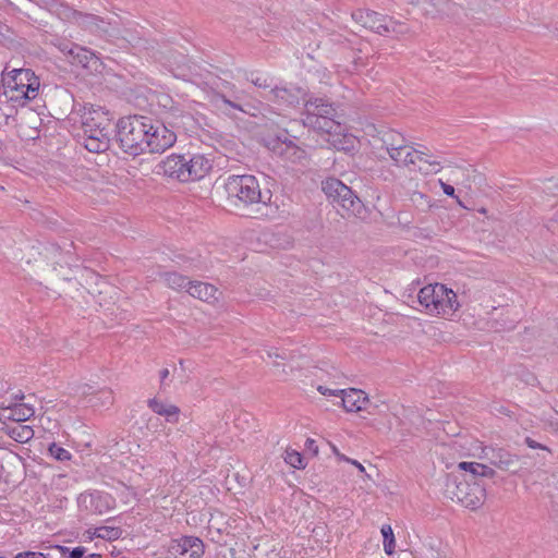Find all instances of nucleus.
<instances>
[{
    "mask_svg": "<svg viewBox=\"0 0 558 558\" xmlns=\"http://www.w3.org/2000/svg\"><path fill=\"white\" fill-rule=\"evenodd\" d=\"M266 148L284 161L299 162L305 158V150L295 142H265Z\"/></svg>",
    "mask_w": 558,
    "mask_h": 558,
    "instance_id": "obj_13",
    "label": "nucleus"
},
{
    "mask_svg": "<svg viewBox=\"0 0 558 558\" xmlns=\"http://www.w3.org/2000/svg\"><path fill=\"white\" fill-rule=\"evenodd\" d=\"M524 442L531 449H541V450H546V451L550 452V449L547 446L537 442L536 440H534L531 437H525Z\"/></svg>",
    "mask_w": 558,
    "mask_h": 558,
    "instance_id": "obj_39",
    "label": "nucleus"
},
{
    "mask_svg": "<svg viewBox=\"0 0 558 558\" xmlns=\"http://www.w3.org/2000/svg\"><path fill=\"white\" fill-rule=\"evenodd\" d=\"M387 153L391 157L392 160L396 161L397 165H403V166H417L418 170H422V166L418 165L420 162L424 161L426 163H429L432 166L437 165L439 166V162H429L425 159V154L421 150L415 149L413 146L408 144H400L398 146L393 145V143H390L386 147Z\"/></svg>",
    "mask_w": 558,
    "mask_h": 558,
    "instance_id": "obj_10",
    "label": "nucleus"
},
{
    "mask_svg": "<svg viewBox=\"0 0 558 558\" xmlns=\"http://www.w3.org/2000/svg\"><path fill=\"white\" fill-rule=\"evenodd\" d=\"M194 536H183L179 539H173L170 545V553L174 556H189V548Z\"/></svg>",
    "mask_w": 558,
    "mask_h": 558,
    "instance_id": "obj_23",
    "label": "nucleus"
},
{
    "mask_svg": "<svg viewBox=\"0 0 558 558\" xmlns=\"http://www.w3.org/2000/svg\"><path fill=\"white\" fill-rule=\"evenodd\" d=\"M381 534L384 537V550L387 555H392L396 548V541L392 527L389 524L381 526Z\"/></svg>",
    "mask_w": 558,
    "mask_h": 558,
    "instance_id": "obj_26",
    "label": "nucleus"
},
{
    "mask_svg": "<svg viewBox=\"0 0 558 558\" xmlns=\"http://www.w3.org/2000/svg\"><path fill=\"white\" fill-rule=\"evenodd\" d=\"M344 142L342 141H339V142H336V144L333 145L337 149H344V150H348L349 147H344L342 146L341 144H343Z\"/></svg>",
    "mask_w": 558,
    "mask_h": 558,
    "instance_id": "obj_51",
    "label": "nucleus"
},
{
    "mask_svg": "<svg viewBox=\"0 0 558 558\" xmlns=\"http://www.w3.org/2000/svg\"><path fill=\"white\" fill-rule=\"evenodd\" d=\"M484 457L488 462L507 472H517L519 457L502 448L488 447L484 449Z\"/></svg>",
    "mask_w": 558,
    "mask_h": 558,
    "instance_id": "obj_12",
    "label": "nucleus"
},
{
    "mask_svg": "<svg viewBox=\"0 0 558 558\" xmlns=\"http://www.w3.org/2000/svg\"><path fill=\"white\" fill-rule=\"evenodd\" d=\"M204 543L201 538L195 537L192 539L191 547L189 548V556L186 558H201L204 555Z\"/></svg>",
    "mask_w": 558,
    "mask_h": 558,
    "instance_id": "obj_31",
    "label": "nucleus"
},
{
    "mask_svg": "<svg viewBox=\"0 0 558 558\" xmlns=\"http://www.w3.org/2000/svg\"><path fill=\"white\" fill-rule=\"evenodd\" d=\"M548 426L556 433H558V418L549 420Z\"/></svg>",
    "mask_w": 558,
    "mask_h": 558,
    "instance_id": "obj_49",
    "label": "nucleus"
},
{
    "mask_svg": "<svg viewBox=\"0 0 558 558\" xmlns=\"http://www.w3.org/2000/svg\"><path fill=\"white\" fill-rule=\"evenodd\" d=\"M59 49L63 53L75 54L81 63H83L85 60H87V53L89 52L88 50H86L82 47H78L76 45H73L71 43L61 44L59 46Z\"/></svg>",
    "mask_w": 558,
    "mask_h": 558,
    "instance_id": "obj_27",
    "label": "nucleus"
},
{
    "mask_svg": "<svg viewBox=\"0 0 558 558\" xmlns=\"http://www.w3.org/2000/svg\"><path fill=\"white\" fill-rule=\"evenodd\" d=\"M252 83L255 85V86H258V87H262V88H267L269 87L270 85L267 83V78H264V77H260V76H257L255 78H252L251 80Z\"/></svg>",
    "mask_w": 558,
    "mask_h": 558,
    "instance_id": "obj_43",
    "label": "nucleus"
},
{
    "mask_svg": "<svg viewBox=\"0 0 558 558\" xmlns=\"http://www.w3.org/2000/svg\"><path fill=\"white\" fill-rule=\"evenodd\" d=\"M440 185L446 195L454 196V187L452 185H449L442 181H440Z\"/></svg>",
    "mask_w": 558,
    "mask_h": 558,
    "instance_id": "obj_46",
    "label": "nucleus"
},
{
    "mask_svg": "<svg viewBox=\"0 0 558 558\" xmlns=\"http://www.w3.org/2000/svg\"><path fill=\"white\" fill-rule=\"evenodd\" d=\"M123 531L119 526H99L96 527L93 535L106 541H116L121 537Z\"/></svg>",
    "mask_w": 558,
    "mask_h": 558,
    "instance_id": "obj_24",
    "label": "nucleus"
},
{
    "mask_svg": "<svg viewBox=\"0 0 558 558\" xmlns=\"http://www.w3.org/2000/svg\"><path fill=\"white\" fill-rule=\"evenodd\" d=\"M274 366H280V363L277 361V359L274 361Z\"/></svg>",
    "mask_w": 558,
    "mask_h": 558,
    "instance_id": "obj_56",
    "label": "nucleus"
},
{
    "mask_svg": "<svg viewBox=\"0 0 558 558\" xmlns=\"http://www.w3.org/2000/svg\"><path fill=\"white\" fill-rule=\"evenodd\" d=\"M322 190L332 204L340 206L348 215L359 216L364 209L363 203L351 187L337 178L330 177L324 180Z\"/></svg>",
    "mask_w": 558,
    "mask_h": 558,
    "instance_id": "obj_7",
    "label": "nucleus"
},
{
    "mask_svg": "<svg viewBox=\"0 0 558 558\" xmlns=\"http://www.w3.org/2000/svg\"><path fill=\"white\" fill-rule=\"evenodd\" d=\"M445 495L463 507L475 510L484 504L486 490L482 484L471 482L464 475L460 477L449 474L446 478Z\"/></svg>",
    "mask_w": 558,
    "mask_h": 558,
    "instance_id": "obj_5",
    "label": "nucleus"
},
{
    "mask_svg": "<svg viewBox=\"0 0 558 558\" xmlns=\"http://www.w3.org/2000/svg\"><path fill=\"white\" fill-rule=\"evenodd\" d=\"M86 553V549L82 546L73 548L71 551H69L70 558H84Z\"/></svg>",
    "mask_w": 558,
    "mask_h": 558,
    "instance_id": "obj_42",
    "label": "nucleus"
},
{
    "mask_svg": "<svg viewBox=\"0 0 558 558\" xmlns=\"http://www.w3.org/2000/svg\"><path fill=\"white\" fill-rule=\"evenodd\" d=\"M89 558H101V555L99 554H92Z\"/></svg>",
    "mask_w": 558,
    "mask_h": 558,
    "instance_id": "obj_53",
    "label": "nucleus"
},
{
    "mask_svg": "<svg viewBox=\"0 0 558 558\" xmlns=\"http://www.w3.org/2000/svg\"><path fill=\"white\" fill-rule=\"evenodd\" d=\"M4 95L9 101L24 104L35 99L39 90V78L29 69H14L2 77Z\"/></svg>",
    "mask_w": 558,
    "mask_h": 558,
    "instance_id": "obj_4",
    "label": "nucleus"
},
{
    "mask_svg": "<svg viewBox=\"0 0 558 558\" xmlns=\"http://www.w3.org/2000/svg\"><path fill=\"white\" fill-rule=\"evenodd\" d=\"M59 248H60V247H59L58 245H54V244H52V245H51V250H52V251H59Z\"/></svg>",
    "mask_w": 558,
    "mask_h": 558,
    "instance_id": "obj_55",
    "label": "nucleus"
},
{
    "mask_svg": "<svg viewBox=\"0 0 558 558\" xmlns=\"http://www.w3.org/2000/svg\"><path fill=\"white\" fill-rule=\"evenodd\" d=\"M35 411L32 407H27L25 404H17L11 411V418L17 424L24 422L34 415Z\"/></svg>",
    "mask_w": 558,
    "mask_h": 558,
    "instance_id": "obj_25",
    "label": "nucleus"
},
{
    "mask_svg": "<svg viewBox=\"0 0 558 558\" xmlns=\"http://www.w3.org/2000/svg\"><path fill=\"white\" fill-rule=\"evenodd\" d=\"M305 446L308 450L313 451L314 454L318 453V446L316 445V441L312 438H307L305 441Z\"/></svg>",
    "mask_w": 558,
    "mask_h": 558,
    "instance_id": "obj_45",
    "label": "nucleus"
},
{
    "mask_svg": "<svg viewBox=\"0 0 558 558\" xmlns=\"http://www.w3.org/2000/svg\"><path fill=\"white\" fill-rule=\"evenodd\" d=\"M341 402L345 411L359 412L366 409V404L369 402L367 395L355 388L341 389Z\"/></svg>",
    "mask_w": 558,
    "mask_h": 558,
    "instance_id": "obj_15",
    "label": "nucleus"
},
{
    "mask_svg": "<svg viewBox=\"0 0 558 558\" xmlns=\"http://www.w3.org/2000/svg\"><path fill=\"white\" fill-rule=\"evenodd\" d=\"M267 356L269 359H280V360H287L288 355L286 353H279L277 350H269L267 351Z\"/></svg>",
    "mask_w": 558,
    "mask_h": 558,
    "instance_id": "obj_44",
    "label": "nucleus"
},
{
    "mask_svg": "<svg viewBox=\"0 0 558 558\" xmlns=\"http://www.w3.org/2000/svg\"><path fill=\"white\" fill-rule=\"evenodd\" d=\"M417 299L430 315L450 316L460 307L457 293L442 283L423 287L418 291Z\"/></svg>",
    "mask_w": 558,
    "mask_h": 558,
    "instance_id": "obj_3",
    "label": "nucleus"
},
{
    "mask_svg": "<svg viewBox=\"0 0 558 558\" xmlns=\"http://www.w3.org/2000/svg\"><path fill=\"white\" fill-rule=\"evenodd\" d=\"M169 369L168 368H162L160 372H159V376H160V383H161V387L163 386V383L166 380V378L169 376Z\"/></svg>",
    "mask_w": 558,
    "mask_h": 558,
    "instance_id": "obj_48",
    "label": "nucleus"
},
{
    "mask_svg": "<svg viewBox=\"0 0 558 558\" xmlns=\"http://www.w3.org/2000/svg\"><path fill=\"white\" fill-rule=\"evenodd\" d=\"M58 549L61 551L62 555H65V554H69V551H71L68 547L65 546H58Z\"/></svg>",
    "mask_w": 558,
    "mask_h": 558,
    "instance_id": "obj_52",
    "label": "nucleus"
},
{
    "mask_svg": "<svg viewBox=\"0 0 558 558\" xmlns=\"http://www.w3.org/2000/svg\"><path fill=\"white\" fill-rule=\"evenodd\" d=\"M332 452L335 453V456L340 460V461H345V462H349L351 461L350 458L345 457L344 454H342L338 448L336 446H332Z\"/></svg>",
    "mask_w": 558,
    "mask_h": 558,
    "instance_id": "obj_47",
    "label": "nucleus"
},
{
    "mask_svg": "<svg viewBox=\"0 0 558 558\" xmlns=\"http://www.w3.org/2000/svg\"><path fill=\"white\" fill-rule=\"evenodd\" d=\"M0 190H3V187L0 185Z\"/></svg>",
    "mask_w": 558,
    "mask_h": 558,
    "instance_id": "obj_57",
    "label": "nucleus"
},
{
    "mask_svg": "<svg viewBox=\"0 0 558 558\" xmlns=\"http://www.w3.org/2000/svg\"><path fill=\"white\" fill-rule=\"evenodd\" d=\"M410 201L421 211H427L432 207L430 199L422 192H413Z\"/></svg>",
    "mask_w": 558,
    "mask_h": 558,
    "instance_id": "obj_29",
    "label": "nucleus"
},
{
    "mask_svg": "<svg viewBox=\"0 0 558 558\" xmlns=\"http://www.w3.org/2000/svg\"><path fill=\"white\" fill-rule=\"evenodd\" d=\"M78 17L82 19V24H84L87 27L96 26L97 28L101 31H106L104 27L99 25V23H104L102 20H100L98 16L94 14H83V13H75Z\"/></svg>",
    "mask_w": 558,
    "mask_h": 558,
    "instance_id": "obj_33",
    "label": "nucleus"
},
{
    "mask_svg": "<svg viewBox=\"0 0 558 558\" xmlns=\"http://www.w3.org/2000/svg\"><path fill=\"white\" fill-rule=\"evenodd\" d=\"M336 118L337 111L332 104L315 98L305 102V118L302 123L305 128L331 135L340 129V122Z\"/></svg>",
    "mask_w": 558,
    "mask_h": 558,
    "instance_id": "obj_6",
    "label": "nucleus"
},
{
    "mask_svg": "<svg viewBox=\"0 0 558 558\" xmlns=\"http://www.w3.org/2000/svg\"><path fill=\"white\" fill-rule=\"evenodd\" d=\"M289 125H290V129L289 128L283 129L284 134H277L275 140H277V141L289 140L288 137H291L292 140H298V136L292 134V132L294 131L295 126H300V122L296 120H293V121L289 122Z\"/></svg>",
    "mask_w": 558,
    "mask_h": 558,
    "instance_id": "obj_35",
    "label": "nucleus"
},
{
    "mask_svg": "<svg viewBox=\"0 0 558 558\" xmlns=\"http://www.w3.org/2000/svg\"><path fill=\"white\" fill-rule=\"evenodd\" d=\"M168 288L175 291H186L191 284V280L177 271H165L160 274Z\"/></svg>",
    "mask_w": 558,
    "mask_h": 558,
    "instance_id": "obj_20",
    "label": "nucleus"
},
{
    "mask_svg": "<svg viewBox=\"0 0 558 558\" xmlns=\"http://www.w3.org/2000/svg\"><path fill=\"white\" fill-rule=\"evenodd\" d=\"M175 142H112L113 153L119 156V150L133 158L145 153H163L173 146Z\"/></svg>",
    "mask_w": 558,
    "mask_h": 558,
    "instance_id": "obj_9",
    "label": "nucleus"
},
{
    "mask_svg": "<svg viewBox=\"0 0 558 558\" xmlns=\"http://www.w3.org/2000/svg\"><path fill=\"white\" fill-rule=\"evenodd\" d=\"M82 147L94 154H101L109 149L113 150L112 142H84Z\"/></svg>",
    "mask_w": 558,
    "mask_h": 558,
    "instance_id": "obj_28",
    "label": "nucleus"
},
{
    "mask_svg": "<svg viewBox=\"0 0 558 558\" xmlns=\"http://www.w3.org/2000/svg\"><path fill=\"white\" fill-rule=\"evenodd\" d=\"M48 451L51 457H53L56 460L62 461V462L70 460L72 457L71 453L66 449L58 446L56 442L50 444Z\"/></svg>",
    "mask_w": 558,
    "mask_h": 558,
    "instance_id": "obj_30",
    "label": "nucleus"
},
{
    "mask_svg": "<svg viewBox=\"0 0 558 558\" xmlns=\"http://www.w3.org/2000/svg\"><path fill=\"white\" fill-rule=\"evenodd\" d=\"M365 134L367 136H372L377 140L395 141V140H398V137H403V135L396 130L386 129V128H381L380 130H378L375 125H368L365 131Z\"/></svg>",
    "mask_w": 558,
    "mask_h": 558,
    "instance_id": "obj_22",
    "label": "nucleus"
},
{
    "mask_svg": "<svg viewBox=\"0 0 558 558\" xmlns=\"http://www.w3.org/2000/svg\"><path fill=\"white\" fill-rule=\"evenodd\" d=\"M93 114L84 122L86 140H110L112 132H116L118 140H144L148 136L158 137L160 131H166L159 122L154 124L151 118L144 116L123 117L113 124L108 111L98 110Z\"/></svg>",
    "mask_w": 558,
    "mask_h": 558,
    "instance_id": "obj_1",
    "label": "nucleus"
},
{
    "mask_svg": "<svg viewBox=\"0 0 558 558\" xmlns=\"http://www.w3.org/2000/svg\"><path fill=\"white\" fill-rule=\"evenodd\" d=\"M29 2L35 3L41 9L53 11L58 8V1L57 0H28Z\"/></svg>",
    "mask_w": 558,
    "mask_h": 558,
    "instance_id": "obj_37",
    "label": "nucleus"
},
{
    "mask_svg": "<svg viewBox=\"0 0 558 558\" xmlns=\"http://www.w3.org/2000/svg\"><path fill=\"white\" fill-rule=\"evenodd\" d=\"M211 169L209 159L202 155H194L187 159V182L203 179Z\"/></svg>",
    "mask_w": 558,
    "mask_h": 558,
    "instance_id": "obj_17",
    "label": "nucleus"
},
{
    "mask_svg": "<svg viewBox=\"0 0 558 558\" xmlns=\"http://www.w3.org/2000/svg\"><path fill=\"white\" fill-rule=\"evenodd\" d=\"M78 506L90 514L101 515L113 507V499L99 492L83 493L77 498Z\"/></svg>",
    "mask_w": 558,
    "mask_h": 558,
    "instance_id": "obj_11",
    "label": "nucleus"
},
{
    "mask_svg": "<svg viewBox=\"0 0 558 558\" xmlns=\"http://www.w3.org/2000/svg\"><path fill=\"white\" fill-rule=\"evenodd\" d=\"M186 292L191 296L207 303H214L218 301V289L215 286L207 282L191 281V284Z\"/></svg>",
    "mask_w": 558,
    "mask_h": 558,
    "instance_id": "obj_18",
    "label": "nucleus"
},
{
    "mask_svg": "<svg viewBox=\"0 0 558 558\" xmlns=\"http://www.w3.org/2000/svg\"><path fill=\"white\" fill-rule=\"evenodd\" d=\"M433 2H437V3H447V0H432Z\"/></svg>",
    "mask_w": 558,
    "mask_h": 558,
    "instance_id": "obj_54",
    "label": "nucleus"
},
{
    "mask_svg": "<svg viewBox=\"0 0 558 558\" xmlns=\"http://www.w3.org/2000/svg\"><path fill=\"white\" fill-rule=\"evenodd\" d=\"M459 468L471 473V482H476L477 476L492 478L496 474L493 468L477 462H461Z\"/></svg>",
    "mask_w": 558,
    "mask_h": 558,
    "instance_id": "obj_19",
    "label": "nucleus"
},
{
    "mask_svg": "<svg viewBox=\"0 0 558 558\" xmlns=\"http://www.w3.org/2000/svg\"><path fill=\"white\" fill-rule=\"evenodd\" d=\"M317 390L324 395V396H339L341 397V393L339 392L340 389H329L325 386H318Z\"/></svg>",
    "mask_w": 558,
    "mask_h": 558,
    "instance_id": "obj_41",
    "label": "nucleus"
},
{
    "mask_svg": "<svg viewBox=\"0 0 558 558\" xmlns=\"http://www.w3.org/2000/svg\"><path fill=\"white\" fill-rule=\"evenodd\" d=\"M348 463H351L352 465L356 466V469H359L360 472H365V468L359 461L351 459V461H349Z\"/></svg>",
    "mask_w": 558,
    "mask_h": 558,
    "instance_id": "obj_50",
    "label": "nucleus"
},
{
    "mask_svg": "<svg viewBox=\"0 0 558 558\" xmlns=\"http://www.w3.org/2000/svg\"><path fill=\"white\" fill-rule=\"evenodd\" d=\"M166 175L177 179L180 182H187V159L181 155H171L161 162Z\"/></svg>",
    "mask_w": 558,
    "mask_h": 558,
    "instance_id": "obj_14",
    "label": "nucleus"
},
{
    "mask_svg": "<svg viewBox=\"0 0 558 558\" xmlns=\"http://www.w3.org/2000/svg\"><path fill=\"white\" fill-rule=\"evenodd\" d=\"M274 100L283 107H295L304 99L305 93L299 87H276L271 90Z\"/></svg>",
    "mask_w": 558,
    "mask_h": 558,
    "instance_id": "obj_16",
    "label": "nucleus"
},
{
    "mask_svg": "<svg viewBox=\"0 0 558 558\" xmlns=\"http://www.w3.org/2000/svg\"><path fill=\"white\" fill-rule=\"evenodd\" d=\"M180 408L174 404H169L163 410L161 416H165L169 423H178L180 415Z\"/></svg>",
    "mask_w": 558,
    "mask_h": 558,
    "instance_id": "obj_34",
    "label": "nucleus"
},
{
    "mask_svg": "<svg viewBox=\"0 0 558 558\" xmlns=\"http://www.w3.org/2000/svg\"><path fill=\"white\" fill-rule=\"evenodd\" d=\"M148 408L158 415H161L163 410H166V404L158 400L157 398H151L147 401Z\"/></svg>",
    "mask_w": 558,
    "mask_h": 558,
    "instance_id": "obj_36",
    "label": "nucleus"
},
{
    "mask_svg": "<svg viewBox=\"0 0 558 558\" xmlns=\"http://www.w3.org/2000/svg\"><path fill=\"white\" fill-rule=\"evenodd\" d=\"M284 461L295 469H303V457L298 451H286Z\"/></svg>",
    "mask_w": 558,
    "mask_h": 558,
    "instance_id": "obj_32",
    "label": "nucleus"
},
{
    "mask_svg": "<svg viewBox=\"0 0 558 558\" xmlns=\"http://www.w3.org/2000/svg\"><path fill=\"white\" fill-rule=\"evenodd\" d=\"M352 19L365 28H369L379 35H386L396 32L400 26L391 17L369 10H356L352 13Z\"/></svg>",
    "mask_w": 558,
    "mask_h": 558,
    "instance_id": "obj_8",
    "label": "nucleus"
},
{
    "mask_svg": "<svg viewBox=\"0 0 558 558\" xmlns=\"http://www.w3.org/2000/svg\"><path fill=\"white\" fill-rule=\"evenodd\" d=\"M34 429L28 425L16 424L10 426L8 435L17 442L25 444L34 437Z\"/></svg>",
    "mask_w": 558,
    "mask_h": 558,
    "instance_id": "obj_21",
    "label": "nucleus"
},
{
    "mask_svg": "<svg viewBox=\"0 0 558 558\" xmlns=\"http://www.w3.org/2000/svg\"><path fill=\"white\" fill-rule=\"evenodd\" d=\"M100 395L102 397V404L104 405H111L114 401L113 392L110 389L101 390Z\"/></svg>",
    "mask_w": 558,
    "mask_h": 558,
    "instance_id": "obj_40",
    "label": "nucleus"
},
{
    "mask_svg": "<svg viewBox=\"0 0 558 558\" xmlns=\"http://www.w3.org/2000/svg\"><path fill=\"white\" fill-rule=\"evenodd\" d=\"M229 198H235L250 209V216L257 219L275 220L283 210L278 197L272 199L269 190L262 192L258 181L253 175H231L226 182Z\"/></svg>",
    "mask_w": 558,
    "mask_h": 558,
    "instance_id": "obj_2",
    "label": "nucleus"
},
{
    "mask_svg": "<svg viewBox=\"0 0 558 558\" xmlns=\"http://www.w3.org/2000/svg\"><path fill=\"white\" fill-rule=\"evenodd\" d=\"M217 101H221L222 104H225L226 106L231 107L232 109H235V110H239V111H242V112H246V110L241 105H239V104H236L234 101H231L230 99H228L223 95H217Z\"/></svg>",
    "mask_w": 558,
    "mask_h": 558,
    "instance_id": "obj_38",
    "label": "nucleus"
}]
</instances>
